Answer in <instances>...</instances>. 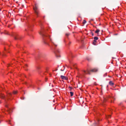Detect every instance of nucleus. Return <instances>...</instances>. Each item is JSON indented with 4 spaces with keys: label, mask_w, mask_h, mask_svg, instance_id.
Instances as JSON below:
<instances>
[{
    "label": "nucleus",
    "mask_w": 126,
    "mask_h": 126,
    "mask_svg": "<svg viewBox=\"0 0 126 126\" xmlns=\"http://www.w3.org/2000/svg\"><path fill=\"white\" fill-rule=\"evenodd\" d=\"M70 35V33H67L65 34V35L67 36H68Z\"/></svg>",
    "instance_id": "19"
},
{
    "label": "nucleus",
    "mask_w": 126,
    "mask_h": 126,
    "mask_svg": "<svg viewBox=\"0 0 126 126\" xmlns=\"http://www.w3.org/2000/svg\"><path fill=\"white\" fill-rule=\"evenodd\" d=\"M57 70V69H56L55 71H56Z\"/></svg>",
    "instance_id": "30"
},
{
    "label": "nucleus",
    "mask_w": 126,
    "mask_h": 126,
    "mask_svg": "<svg viewBox=\"0 0 126 126\" xmlns=\"http://www.w3.org/2000/svg\"><path fill=\"white\" fill-rule=\"evenodd\" d=\"M3 56H6V54H5V53L3 52V54H2V55Z\"/></svg>",
    "instance_id": "22"
},
{
    "label": "nucleus",
    "mask_w": 126,
    "mask_h": 126,
    "mask_svg": "<svg viewBox=\"0 0 126 126\" xmlns=\"http://www.w3.org/2000/svg\"><path fill=\"white\" fill-rule=\"evenodd\" d=\"M28 65L27 64H26L24 66V67L26 69V70H27V68L28 67Z\"/></svg>",
    "instance_id": "15"
},
{
    "label": "nucleus",
    "mask_w": 126,
    "mask_h": 126,
    "mask_svg": "<svg viewBox=\"0 0 126 126\" xmlns=\"http://www.w3.org/2000/svg\"><path fill=\"white\" fill-rule=\"evenodd\" d=\"M49 37L50 38L51 41L53 44L54 45L56 46H57V45L55 44L53 42H52V40L51 39V38H50V37L49 36Z\"/></svg>",
    "instance_id": "10"
},
{
    "label": "nucleus",
    "mask_w": 126,
    "mask_h": 126,
    "mask_svg": "<svg viewBox=\"0 0 126 126\" xmlns=\"http://www.w3.org/2000/svg\"><path fill=\"white\" fill-rule=\"evenodd\" d=\"M64 69L63 70H62V69H61V71H63L64 70Z\"/></svg>",
    "instance_id": "27"
},
{
    "label": "nucleus",
    "mask_w": 126,
    "mask_h": 126,
    "mask_svg": "<svg viewBox=\"0 0 126 126\" xmlns=\"http://www.w3.org/2000/svg\"><path fill=\"white\" fill-rule=\"evenodd\" d=\"M84 72L85 73V74H90V72L89 71H88V70H87V72H86V71H85V70H84Z\"/></svg>",
    "instance_id": "6"
},
{
    "label": "nucleus",
    "mask_w": 126,
    "mask_h": 126,
    "mask_svg": "<svg viewBox=\"0 0 126 126\" xmlns=\"http://www.w3.org/2000/svg\"><path fill=\"white\" fill-rule=\"evenodd\" d=\"M61 78L62 79L64 80H67V78L66 77L62 75L61 76Z\"/></svg>",
    "instance_id": "4"
},
{
    "label": "nucleus",
    "mask_w": 126,
    "mask_h": 126,
    "mask_svg": "<svg viewBox=\"0 0 126 126\" xmlns=\"http://www.w3.org/2000/svg\"><path fill=\"white\" fill-rule=\"evenodd\" d=\"M87 60H88L89 61H90V60L89 59H87Z\"/></svg>",
    "instance_id": "26"
},
{
    "label": "nucleus",
    "mask_w": 126,
    "mask_h": 126,
    "mask_svg": "<svg viewBox=\"0 0 126 126\" xmlns=\"http://www.w3.org/2000/svg\"><path fill=\"white\" fill-rule=\"evenodd\" d=\"M91 34H92V36H94V33L93 32H91Z\"/></svg>",
    "instance_id": "23"
},
{
    "label": "nucleus",
    "mask_w": 126,
    "mask_h": 126,
    "mask_svg": "<svg viewBox=\"0 0 126 126\" xmlns=\"http://www.w3.org/2000/svg\"><path fill=\"white\" fill-rule=\"evenodd\" d=\"M107 100V98L105 97H104V99L103 100V103H104V102H105Z\"/></svg>",
    "instance_id": "9"
},
{
    "label": "nucleus",
    "mask_w": 126,
    "mask_h": 126,
    "mask_svg": "<svg viewBox=\"0 0 126 126\" xmlns=\"http://www.w3.org/2000/svg\"><path fill=\"white\" fill-rule=\"evenodd\" d=\"M109 116V117H111V115H110L109 116Z\"/></svg>",
    "instance_id": "28"
},
{
    "label": "nucleus",
    "mask_w": 126,
    "mask_h": 126,
    "mask_svg": "<svg viewBox=\"0 0 126 126\" xmlns=\"http://www.w3.org/2000/svg\"><path fill=\"white\" fill-rule=\"evenodd\" d=\"M39 34L41 35L43 37L46 36L42 32H39Z\"/></svg>",
    "instance_id": "11"
},
{
    "label": "nucleus",
    "mask_w": 126,
    "mask_h": 126,
    "mask_svg": "<svg viewBox=\"0 0 126 126\" xmlns=\"http://www.w3.org/2000/svg\"><path fill=\"white\" fill-rule=\"evenodd\" d=\"M15 40H17L18 39H20V38L18 36L15 37Z\"/></svg>",
    "instance_id": "12"
},
{
    "label": "nucleus",
    "mask_w": 126,
    "mask_h": 126,
    "mask_svg": "<svg viewBox=\"0 0 126 126\" xmlns=\"http://www.w3.org/2000/svg\"><path fill=\"white\" fill-rule=\"evenodd\" d=\"M17 91H15L13 92V93L14 94H15L17 93Z\"/></svg>",
    "instance_id": "20"
},
{
    "label": "nucleus",
    "mask_w": 126,
    "mask_h": 126,
    "mask_svg": "<svg viewBox=\"0 0 126 126\" xmlns=\"http://www.w3.org/2000/svg\"><path fill=\"white\" fill-rule=\"evenodd\" d=\"M94 40H96L98 39V38L97 37H95L94 38Z\"/></svg>",
    "instance_id": "17"
},
{
    "label": "nucleus",
    "mask_w": 126,
    "mask_h": 126,
    "mask_svg": "<svg viewBox=\"0 0 126 126\" xmlns=\"http://www.w3.org/2000/svg\"><path fill=\"white\" fill-rule=\"evenodd\" d=\"M12 95V94L11 93H9L7 95V96L8 97H9L10 96H11Z\"/></svg>",
    "instance_id": "16"
},
{
    "label": "nucleus",
    "mask_w": 126,
    "mask_h": 126,
    "mask_svg": "<svg viewBox=\"0 0 126 126\" xmlns=\"http://www.w3.org/2000/svg\"><path fill=\"white\" fill-rule=\"evenodd\" d=\"M100 31V30L99 29H97L95 31V33L98 34L99 32Z\"/></svg>",
    "instance_id": "13"
},
{
    "label": "nucleus",
    "mask_w": 126,
    "mask_h": 126,
    "mask_svg": "<svg viewBox=\"0 0 126 126\" xmlns=\"http://www.w3.org/2000/svg\"><path fill=\"white\" fill-rule=\"evenodd\" d=\"M86 20H83V22H82V23L83 24H85L86 23Z\"/></svg>",
    "instance_id": "18"
},
{
    "label": "nucleus",
    "mask_w": 126,
    "mask_h": 126,
    "mask_svg": "<svg viewBox=\"0 0 126 126\" xmlns=\"http://www.w3.org/2000/svg\"><path fill=\"white\" fill-rule=\"evenodd\" d=\"M95 43L96 42H93V45H95V44H96Z\"/></svg>",
    "instance_id": "21"
},
{
    "label": "nucleus",
    "mask_w": 126,
    "mask_h": 126,
    "mask_svg": "<svg viewBox=\"0 0 126 126\" xmlns=\"http://www.w3.org/2000/svg\"><path fill=\"white\" fill-rule=\"evenodd\" d=\"M96 40H94V42H96Z\"/></svg>",
    "instance_id": "25"
},
{
    "label": "nucleus",
    "mask_w": 126,
    "mask_h": 126,
    "mask_svg": "<svg viewBox=\"0 0 126 126\" xmlns=\"http://www.w3.org/2000/svg\"><path fill=\"white\" fill-rule=\"evenodd\" d=\"M5 106L6 107H7V108H8V106H7V105H5Z\"/></svg>",
    "instance_id": "24"
},
{
    "label": "nucleus",
    "mask_w": 126,
    "mask_h": 126,
    "mask_svg": "<svg viewBox=\"0 0 126 126\" xmlns=\"http://www.w3.org/2000/svg\"><path fill=\"white\" fill-rule=\"evenodd\" d=\"M33 9L35 13L37 15L38 14V7L37 6V5H35V7L33 8Z\"/></svg>",
    "instance_id": "1"
},
{
    "label": "nucleus",
    "mask_w": 126,
    "mask_h": 126,
    "mask_svg": "<svg viewBox=\"0 0 126 126\" xmlns=\"http://www.w3.org/2000/svg\"><path fill=\"white\" fill-rule=\"evenodd\" d=\"M109 84L111 86H112L114 84V83L112 81H110L109 83Z\"/></svg>",
    "instance_id": "8"
},
{
    "label": "nucleus",
    "mask_w": 126,
    "mask_h": 126,
    "mask_svg": "<svg viewBox=\"0 0 126 126\" xmlns=\"http://www.w3.org/2000/svg\"><path fill=\"white\" fill-rule=\"evenodd\" d=\"M37 68L38 69H39L40 68L39 67H38Z\"/></svg>",
    "instance_id": "29"
},
{
    "label": "nucleus",
    "mask_w": 126,
    "mask_h": 126,
    "mask_svg": "<svg viewBox=\"0 0 126 126\" xmlns=\"http://www.w3.org/2000/svg\"><path fill=\"white\" fill-rule=\"evenodd\" d=\"M98 69L97 68H95L91 69L90 71L92 72H96L98 71Z\"/></svg>",
    "instance_id": "3"
},
{
    "label": "nucleus",
    "mask_w": 126,
    "mask_h": 126,
    "mask_svg": "<svg viewBox=\"0 0 126 126\" xmlns=\"http://www.w3.org/2000/svg\"><path fill=\"white\" fill-rule=\"evenodd\" d=\"M0 97L2 99H4L5 98V96L2 94H0Z\"/></svg>",
    "instance_id": "5"
},
{
    "label": "nucleus",
    "mask_w": 126,
    "mask_h": 126,
    "mask_svg": "<svg viewBox=\"0 0 126 126\" xmlns=\"http://www.w3.org/2000/svg\"><path fill=\"white\" fill-rule=\"evenodd\" d=\"M70 96H72L73 95V93L71 92H70Z\"/></svg>",
    "instance_id": "14"
},
{
    "label": "nucleus",
    "mask_w": 126,
    "mask_h": 126,
    "mask_svg": "<svg viewBox=\"0 0 126 126\" xmlns=\"http://www.w3.org/2000/svg\"><path fill=\"white\" fill-rule=\"evenodd\" d=\"M7 111L9 113H10L12 112V110L10 108H8V109L7 110Z\"/></svg>",
    "instance_id": "7"
},
{
    "label": "nucleus",
    "mask_w": 126,
    "mask_h": 126,
    "mask_svg": "<svg viewBox=\"0 0 126 126\" xmlns=\"http://www.w3.org/2000/svg\"><path fill=\"white\" fill-rule=\"evenodd\" d=\"M60 52V51L59 50H57L55 52L56 55L57 57H60V55L59 54V53Z\"/></svg>",
    "instance_id": "2"
}]
</instances>
